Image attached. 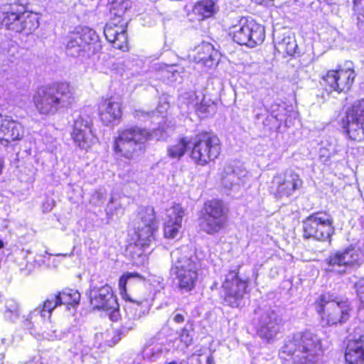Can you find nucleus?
Instances as JSON below:
<instances>
[{"label": "nucleus", "instance_id": "f257e3e1", "mask_svg": "<svg viewBox=\"0 0 364 364\" xmlns=\"http://www.w3.org/2000/svg\"><path fill=\"white\" fill-rule=\"evenodd\" d=\"M321 338L306 329L289 336L279 351L282 364H314L323 353Z\"/></svg>", "mask_w": 364, "mask_h": 364}, {"label": "nucleus", "instance_id": "f03ea898", "mask_svg": "<svg viewBox=\"0 0 364 364\" xmlns=\"http://www.w3.org/2000/svg\"><path fill=\"white\" fill-rule=\"evenodd\" d=\"M75 100L73 87L66 82L55 84L36 90L33 101L41 115H53L61 109L68 108Z\"/></svg>", "mask_w": 364, "mask_h": 364}, {"label": "nucleus", "instance_id": "7ed1b4c3", "mask_svg": "<svg viewBox=\"0 0 364 364\" xmlns=\"http://www.w3.org/2000/svg\"><path fill=\"white\" fill-rule=\"evenodd\" d=\"M151 136L149 130L139 126L119 129L114 141L113 149L122 157L134 159L144 152L145 144Z\"/></svg>", "mask_w": 364, "mask_h": 364}, {"label": "nucleus", "instance_id": "20e7f679", "mask_svg": "<svg viewBox=\"0 0 364 364\" xmlns=\"http://www.w3.org/2000/svg\"><path fill=\"white\" fill-rule=\"evenodd\" d=\"M242 266L237 265L230 269L221 285L220 296L224 304L232 307L240 306L241 301L247 294L250 277L247 269L241 271Z\"/></svg>", "mask_w": 364, "mask_h": 364}, {"label": "nucleus", "instance_id": "39448f33", "mask_svg": "<svg viewBox=\"0 0 364 364\" xmlns=\"http://www.w3.org/2000/svg\"><path fill=\"white\" fill-rule=\"evenodd\" d=\"M321 322L328 326L342 324L348 321L352 307L348 299H330L326 293L321 294L313 304Z\"/></svg>", "mask_w": 364, "mask_h": 364}, {"label": "nucleus", "instance_id": "423d86ee", "mask_svg": "<svg viewBox=\"0 0 364 364\" xmlns=\"http://www.w3.org/2000/svg\"><path fill=\"white\" fill-rule=\"evenodd\" d=\"M190 156L198 165L204 166L215 160L220 153V141L211 132H202L193 139Z\"/></svg>", "mask_w": 364, "mask_h": 364}, {"label": "nucleus", "instance_id": "0eeeda50", "mask_svg": "<svg viewBox=\"0 0 364 364\" xmlns=\"http://www.w3.org/2000/svg\"><path fill=\"white\" fill-rule=\"evenodd\" d=\"M88 297L94 310L105 311L113 321L119 319V305L111 287L105 285L99 288L93 287L90 289Z\"/></svg>", "mask_w": 364, "mask_h": 364}, {"label": "nucleus", "instance_id": "6e6552de", "mask_svg": "<svg viewBox=\"0 0 364 364\" xmlns=\"http://www.w3.org/2000/svg\"><path fill=\"white\" fill-rule=\"evenodd\" d=\"M231 33L237 43L250 48L262 44L265 38L264 28L252 19H241L232 27Z\"/></svg>", "mask_w": 364, "mask_h": 364}, {"label": "nucleus", "instance_id": "1a4fd4ad", "mask_svg": "<svg viewBox=\"0 0 364 364\" xmlns=\"http://www.w3.org/2000/svg\"><path fill=\"white\" fill-rule=\"evenodd\" d=\"M173 269L179 291L191 292L196 289L199 274L195 260L191 257H181L177 259Z\"/></svg>", "mask_w": 364, "mask_h": 364}, {"label": "nucleus", "instance_id": "9d476101", "mask_svg": "<svg viewBox=\"0 0 364 364\" xmlns=\"http://www.w3.org/2000/svg\"><path fill=\"white\" fill-rule=\"evenodd\" d=\"M333 223L331 216L327 213H314L303 223L304 236L318 240H328L333 232Z\"/></svg>", "mask_w": 364, "mask_h": 364}, {"label": "nucleus", "instance_id": "9b49d317", "mask_svg": "<svg viewBox=\"0 0 364 364\" xmlns=\"http://www.w3.org/2000/svg\"><path fill=\"white\" fill-rule=\"evenodd\" d=\"M157 228L155 212L152 207H145L139 212L134 224L137 240L136 248H146L154 239V232Z\"/></svg>", "mask_w": 364, "mask_h": 364}, {"label": "nucleus", "instance_id": "f8f14e48", "mask_svg": "<svg viewBox=\"0 0 364 364\" xmlns=\"http://www.w3.org/2000/svg\"><path fill=\"white\" fill-rule=\"evenodd\" d=\"M343 127L349 139L354 141L364 139V99L355 102L347 110L343 119Z\"/></svg>", "mask_w": 364, "mask_h": 364}, {"label": "nucleus", "instance_id": "ddd939ff", "mask_svg": "<svg viewBox=\"0 0 364 364\" xmlns=\"http://www.w3.org/2000/svg\"><path fill=\"white\" fill-rule=\"evenodd\" d=\"M24 134L25 129L20 122L0 113V145L8 147L12 142L21 141Z\"/></svg>", "mask_w": 364, "mask_h": 364}, {"label": "nucleus", "instance_id": "4468645a", "mask_svg": "<svg viewBox=\"0 0 364 364\" xmlns=\"http://www.w3.org/2000/svg\"><path fill=\"white\" fill-rule=\"evenodd\" d=\"M91 117L86 114H80L75 119L72 138L75 143L81 149L90 148L95 141L91 129Z\"/></svg>", "mask_w": 364, "mask_h": 364}, {"label": "nucleus", "instance_id": "2eb2a0df", "mask_svg": "<svg viewBox=\"0 0 364 364\" xmlns=\"http://www.w3.org/2000/svg\"><path fill=\"white\" fill-rule=\"evenodd\" d=\"M355 77V73L353 69L351 66H348L346 69L329 70L323 80L328 86V89H326L329 92H341L350 88Z\"/></svg>", "mask_w": 364, "mask_h": 364}, {"label": "nucleus", "instance_id": "dca6fc26", "mask_svg": "<svg viewBox=\"0 0 364 364\" xmlns=\"http://www.w3.org/2000/svg\"><path fill=\"white\" fill-rule=\"evenodd\" d=\"M302 183L299 176L291 171L277 174L272 179L273 186L279 198L289 197L301 187Z\"/></svg>", "mask_w": 364, "mask_h": 364}, {"label": "nucleus", "instance_id": "f3484780", "mask_svg": "<svg viewBox=\"0 0 364 364\" xmlns=\"http://www.w3.org/2000/svg\"><path fill=\"white\" fill-rule=\"evenodd\" d=\"M185 210L180 204H174L166 210L164 220V232L167 238H175L182 228Z\"/></svg>", "mask_w": 364, "mask_h": 364}, {"label": "nucleus", "instance_id": "a211bd4d", "mask_svg": "<svg viewBox=\"0 0 364 364\" xmlns=\"http://www.w3.org/2000/svg\"><path fill=\"white\" fill-rule=\"evenodd\" d=\"M130 278H138L139 279L144 280V277L136 272H124L119 278L118 286L121 295L123 299L132 304V306H129L130 311H134V316L138 318L144 316L146 310L142 306L143 301H136L132 299L127 293V284L128 279Z\"/></svg>", "mask_w": 364, "mask_h": 364}, {"label": "nucleus", "instance_id": "6ab92c4d", "mask_svg": "<svg viewBox=\"0 0 364 364\" xmlns=\"http://www.w3.org/2000/svg\"><path fill=\"white\" fill-rule=\"evenodd\" d=\"M99 112L102 122L106 125L118 121L122 115V105L114 97L102 100L99 106Z\"/></svg>", "mask_w": 364, "mask_h": 364}, {"label": "nucleus", "instance_id": "aec40b11", "mask_svg": "<svg viewBox=\"0 0 364 364\" xmlns=\"http://www.w3.org/2000/svg\"><path fill=\"white\" fill-rule=\"evenodd\" d=\"M104 33L106 39L112 44L114 48L122 50L127 49V30L123 24L118 25L109 22L106 24Z\"/></svg>", "mask_w": 364, "mask_h": 364}, {"label": "nucleus", "instance_id": "412c9836", "mask_svg": "<svg viewBox=\"0 0 364 364\" xmlns=\"http://www.w3.org/2000/svg\"><path fill=\"white\" fill-rule=\"evenodd\" d=\"M344 359L346 364H364V335L347 341Z\"/></svg>", "mask_w": 364, "mask_h": 364}, {"label": "nucleus", "instance_id": "4be33fe9", "mask_svg": "<svg viewBox=\"0 0 364 364\" xmlns=\"http://www.w3.org/2000/svg\"><path fill=\"white\" fill-rule=\"evenodd\" d=\"M248 181L247 171L240 168H233L228 166L224 170L222 176V183L225 188L238 191L240 187Z\"/></svg>", "mask_w": 364, "mask_h": 364}, {"label": "nucleus", "instance_id": "5701e85b", "mask_svg": "<svg viewBox=\"0 0 364 364\" xmlns=\"http://www.w3.org/2000/svg\"><path fill=\"white\" fill-rule=\"evenodd\" d=\"M25 7L12 6V5H4L2 8V24L9 30L17 31L20 29L18 23Z\"/></svg>", "mask_w": 364, "mask_h": 364}, {"label": "nucleus", "instance_id": "b1692460", "mask_svg": "<svg viewBox=\"0 0 364 364\" xmlns=\"http://www.w3.org/2000/svg\"><path fill=\"white\" fill-rule=\"evenodd\" d=\"M216 0H198L193 8V13L202 21L213 16L218 11Z\"/></svg>", "mask_w": 364, "mask_h": 364}, {"label": "nucleus", "instance_id": "393cba45", "mask_svg": "<svg viewBox=\"0 0 364 364\" xmlns=\"http://www.w3.org/2000/svg\"><path fill=\"white\" fill-rule=\"evenodd\" d=\"M81 37L82 43L87 45L88 50V57L98 53L101 50V43L99 41V36L96 32L90 28L85 27L77 32Z\"/></svg>", "mask_w": 364, "mask_h": 364}, {"label": "nucleus", "instance_id": "a878e982", "mask_svg": "<svg viewBox=\"0 0 364 364\" xmlns=\"http://www.w3.org/2000/svg\"><path fill=\"white\" fill-rule=\"evenodd\" d=\"M357 252H336L327 259L329 266H354L358 264Z\"/></svg>", "mask_w": 364, "mask_h": 364}, {"label": "nucleus", "instance_id": "bb28decb", "mask_svg": "<svg viewBox=\"0 0 364 364\" xmlns=\"http://www.w3.org/2000/svg\"><path fill=\"white\" fill-rule=\"evenodd\" d=\"M81 37L76 33H71L68 36V41L66 46L67 55L77 58L80 56H87L88 50L87 45L82 43Z\"/></svg>", "mask_w": 364, "mask_h": 364}, {"label": "nucleus", "instance_id": "cd10ccee", "mask_svg": "<svg viewBox=\"0 0 364 364\" xmlns=\"http://www.w3.org/2000/svg\"><path fill=\"white\" fill-rule=\"evenodd\" d=\"M196 51L197 55L195 57V60L198 63L211 67L216 60L218 52L209 43H202L196 48Z\"/></svg>", "mask_w": 364, "mask_h": 364}, {"label": "nucleus", "instance_id": "c85d7f7f", "mask_svg": "<svg viewBox=\"0 0 364 364\" xmlns=\"http://www.w3.org/2000/svg\"><path fill=\"white\" fill-rule=\"evenodd\" d=\"M18 26L21 27L16 32H25L26 34L31 33L39 26L38 17L36 14L26 11L22 12Z\"/></svg>", "mask_w": 364, "mask_h": 364}, {"label": "nucleus", "instance_id": "c756f323", "mask_svg": "<svg viewBox=\"0 0 364 364\" xmlns=\"http://www.w3.org/2000/svg\"><path fill=\"white\" fill-rule=\"evenodd\" d=\"M226 220L218 219L217 217L203 214L200 219V227L202 230L214 234L219 232L225 225Z\"/></svg>", "mask_w": 364, "mask_h": 364}, {"label": "nucleus", "instance_id": "7c9ffc66", "mask_svg": "<svg viewBox=\"0 0 364 364\" xmlns=\"http://www.w3.org/2000/svg\"><path fill=\"white\" fill-rule=\"evenodd\" d=\"M274 46L277 51L282 54L293 55L296 53L297 44L294 38L289 36L274 37Z\"/></svg>", "mask_w": 364, "mask_h": 364}, {"label": "nucleus", "instance_id": "2f4dec72", "mask_svg": "<svg viewBox=\"0 0 364 364\" xmlns=\"http://www.w3.org/2000/svg\"><path fill=\"white\" fill-rule=\"evenodd\" d=\"M60 295L62 305H65L68 309L75 307L80 301V294L76 289L65 288L57 293Z\"/></svg>", "mask_w": 364, "mask_h": 364}, {"label": "nucleus", "instance_id": "473e14b6", "mask_svg": "<svg viewBox=\"0 0 364 364\" xmlns=\"http://www.w3.org/2000/svg\"><path fill=\"white\" fill-rule=\"evenodd\" d=\"M203 214L226 220L225 208L223 203L220 200H213L207 202L205 204Z\"/></svg>", "mask_w": 364, "mask_h": 364}, {"label": "nucleus", "instance_id": "72a5a7b5", "mask_svg": "<svg viewBox=\"0 0 364 364\" xmlns=\"http://www.w3.org/2000/svg\"><path fill=\"white\" fill-rule=\"evenodd\" d=\"M62 306L60 295L55 294L53 297L47 298L40 309V314L42 317L50 318L53 311L58 306Z\"/></svg>", "mask_w": 364, "mask_h": 364}, {"label": "nucleus", "instance_id": "f704fd0d", "mask_svg": "<svg viewBox=\"0 0 364 364\" xmlns=\"http://www.w3.org/2000/svg\"><path fill=\"white\" fill-rule=\"evenodd\" d=\"M189 144L190 141L186 138H182L175 144L168 146V156L173 159H180L185 154Z\"/></svg>", "mask_w": 364, "mask_h": 364}, {"label": "nucleus", "instance_id": "c9c22d12", "mask_svg": "<svg viewBox=\"0 0 364 364\" xmlns=\"http://www.w3.org/2000/svg\"><path fill=\"white\" fill-rule=\"evenodd\" d=\"M107 215L110 217L123 214V208L118 198L112 196L106 209Z\"/></svg>", "mask_w": 364, "mask_h": 364}, {"label": "nucleus", "instance_id": "e433bc0d", "mask_svg": "<svg viewBox=\"0 0 364 364\" xmlns=\"http://www.w3.org/2000/svg\"><path fill=\"white\" fill-rule=\"evenodd\" d=\"M73 255V252L70 253H58V254H51L48 252H45V254L43 255L42 262L48 266H55L57 262H59V258L64 257L67 256H71Z\"/></svg>", "mask_w": 364, "mask_h": 364}, {"label": "nucleus", "instance_id": "4c0bfd02", "mask_svg": "<svg viewBox=\"0 0 364 364\" xmlns=\"http://www.w3.org/2000/svg\"><path fill=\"white\" fill-rule=\"evenodd\" d=\"M277 333L278 331L277 330L272 329L267 325L261 326L258 331L260 338L266 341L267 343L272 341L275 338Z\"/></svg>", "mask_w": 364, "mask_h": 364}, {"label": "nucleus", "instance_id": "58836bf2", "mask_svg": "<svg viewBox=\"0 0 364 364\" xmlns=\"http://www.w3.org/2000/svg\"><path fill=\"white\" fill-rule=\"evenodd\" d=\"M352 4L354 15L360 21L364 20V0H348Z\"/></svg>", "mask_w": 364, "mask_h": 364}, {"label": "nucleus", "instance_id": "ea45409f", "mask_svg": "<svg viewBox=\"0 0 364 364\" xmlns=\"http://www.w3.org/2000/svg\"><path fill=\"white\" fill-rule=\"evenodd\" d=\"M178 339L181 343L183 344L185 347L190 346L193 341V338L191 334V332L188 329L183 327L181 329L178 333Z\"/></svg>", "mask_w": 364, "mask_h": 364}, {"label": "nucleus", "instance_id": "a19ab883", "mask_svg": "<svg viewBox=\"0 0 364 364\" xmlns=\"http://www.w3.org/2000/svg\"><path fill=\"white\" fill-rule=\"evenodd\" d=\"M122 334L123 332L121 329L112 330V331L108 333V336L110 337V338L106 339V344L108 346H114L119 342Z\"/></svg>", "mask_w": 364, "mask_h": 364}, {"label": "nucleus", "instance_id": "79ce46f5", "mask_svg": "<svg viewBox=\"0 0 364 364\" xmlns=\"http://www.w3.org/2000/svg\"><path fill=\"white\" fill-rule=\"evenodd\" d=\"M271 112L272 115L277 120V121H283L284 119V112L285 111L284 105H280L278 104H274L271 106Z\"/></svg>", "mask_w": 364, "mask_h": 364}, {"label": "nucleus", "instance_id": "37998d69", "mask_svg": "<svg viewBox=\"0 0 364 364\" xmlns=\"http://www.w3.org/2000/svg\"><path fill=\"white\" fill-rule=\"evenodd\" d=\"M131 0H113L112 4L114 9H118L119 12L123 14L131 6Z\"/></svg>", "mask_w": 364, "mask_h": 364}, {"label": "nucleus", "instance_id": "c03bdc74", "mask_svg": "<svg viewBox=\"0 0 364 364\" xmlns=\"http://www.w3.org/2000/svg\"><path fill=\"white\" fill-rule=\"evenodd\" d=\"M197 111L201 114H209L214 110V106L208 105L206 102L203 100L201 103L197 105Z\"/></svg>", "mask_w": 364, "mask_h": 364}, {"label": "nucleus", "instance_id": "a18cd8bd", "mask_svg": "<svg viewBox=\"0 0 364 364\" xmlns=\"http://www.w3.org/2000/svg\"><path fill=\"white\" fill-rule=\"evenodd\" d=\"M357 296L359 300L364 304V279L360 280L355 285Z\"/></svg>", "mask_w": 364, "mask_h": 364}, {"label": "nucleus", "instance_id": "49530a36", "mask_svg": "<svg viewBox=\"0 0 364 364\" xmlns=\"http://www.w3.org/2000/svg\"><path fill=\"white\" fill-rule=\"evenodd\" d=\"M136 256L138 257H140L141 259L139 262H134V265L139 266V265L144 264L148 262V259H149L148 255L144 254V252L137 254Z\"/></svg>", "mask_w": 364, "mask_h": 364}, {"label": "nucleus", "instance_id": "de8ad7c7", "mask_svg": "<svg viewBox=\"0 0 364 364\" xmlns=\"http://www.w3.org/2000/svg\"><path fill=\"white\" fill-rule=\"evenodd\" d=\"M9 3L6 5H12V6L25 7L27 0H9Z\"/></svg>", "mask_w": 364, "mask_h": 364}, {"label": "nucleus", "instance_id": "09e8293b", "mask_svg": "<svg viewBox=\"0 0 364 364\" xmlns=\"http://www.w3.org/2000/svg\"><path fill=\"white\" fill-rule=\"evenodd\" d=\"M173 321L176 323H182L185 321V316L180 313L176 314L173 318Z\"/></svg>", "mask_w": 364, "mask_h": 364}, {"label": "nucleus", "instance_id": "8fccbe9b", "mask_svg": "<svg viewBox=\"0 0 364 364\" xmlns=\"http://www.w3.org/2000/svg\"><path fill=\"white\" fill-rule=\"evenodd\" d=\"M188 364H201V360H200L199 356L194 357L193 355V356H191V360L188 363Z\"/></svg>", "mask_w": 364, "mask_h": 364}, {"label": "nucleus", "instance_id": "3c124183", "mask_svg": "<svg viewBox=\"0 0 364 364\" xmlns=\"http://www.w3.org/2000/svg\"><path fill=\"white\" fill-rule=\"evenodd\" d=\"M103 197L102 193L100 191H95V193L92 195V200L97 199V200H100Z\"/></svg>", "mask_w": 364, "mask_h": 364}, {"label": "nucleus", "instance_id": "603ef678", "mask_svg": "<svg viewBox=\"0 0 364 364\" xmlns=\"http://www.w3.org/2000/svg\"><path fill=\"white\" fill-rule=\"evenodd\" d=\"M207 364H214L213 357L212 355H209L206 358Z\"/></svg>", "mask_w": 364, "mask_h": 364}, {"label": "nucleus", "instance_id": "864d4df0", "mask_svg": "<svg viewBox=\"0 0 364 364\" xmlns=\"http://www.w3.org/2000/svg\"><path fill=\"white\" fill-rule=\"evenodd\" d=\"M4 161L0 160V174H1L3 168H4Z\"/></svg>", "mask_w": 364, "mask_h": 364}, {"label": "nucleus", "instance_id": "5fc2aeb1", "mask_svg": "<svg viewBox=\"0 0 364 364\" xmlns=\"http://www.w3.org/2000/svg\"><path fill=\"white\" fill-rule=\"evenodd\" d=\"M4 247V242L2 240H0V249Z\"/></svg>", "mask_w": 364, "mask_h": 364}, {"label": "nucleus", "instance_id": "6e6d98bb", "mask_svg": "<svg viewBox=\"0 0 364 364\" xmlns=\"http://www.w3.org/2000/svg\"><path fill=\"white\" fill-rule=\"evenodd\" d=\"M167 364H177V363L176 361H171V362L168 363Z\"/></svg>", "mask_w": 364, "mask_h": 364}]
</instances>
